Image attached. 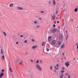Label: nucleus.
<instances>
[{
  "mask_svg": "<svg viewBox=\"0 0 78 78\" xmlns=\"http://www.w3.org/2000/svg\"><path fill=\"white\" fill-rule=\"evenodd\" d=\"M65 66H66V67H69V66H70V64L69 62H66L65 63Z\"/></svg>",
  "mask_w": 78,
  "mask_h": 78,
  "instance_id": "7ed1b4c3",
  "label": "nucleus"
},
{
  "mask_svg": "<svg viewBox=\"0 0 78 78\" xmlns=\"http://www.w3.org/2000/svg\"><path fill=\"white\" fill-rule=\"evenodd\" d=\"M77 52H78V45L77 46Z\"/></svg>",
  "mask_w": 78,
  "mask_h": 78,
  "instance_id": "ea45409f",
  "label": "nucleus"
},
{
  "mask_svg": "<svg viewBox=\"0 0 78 78\" xmlns=\"http://www.w3.org/2000/svg\"><path fill=\"white\" fill-rule=\"evenodd\" d=\"M63 38V36H62V35L59 37V39L60 41H61V40H62V39Z\"/></svg>",
  "mask_w": 78,
  "mask_h": 78,
  "instance_id": "1a4fd4ad",
  "label": "nucleus"
},
{
  "mask_svg": "<svg viewBox=\"0 0 78 78\" xmlns=\"http://www.w3.org/2000/svg\"><path fill=\"white\" fill-rule=\"evenodd\" d=\"M9 70L10 71V72L12 73V72H13V71H12V69H11V65H9Z\"/></svg>",
  "mask_w": 78,
  "mask_h": 78,
  "instance_id": "423d86ee",
  "label": "nucleus"
},
{
  "mask_svg": "<svg viewBox=\"0 0 78 78\" xmlns=\"http://www.w3.org/2000/svg\"><path fill=\"white\" fill-rule=\"evenodd\" d=\"M16 44H19V42L17 41V42H16Z\"/></svg>",
  "mask_w": 78,
  "mask_h": 78,
  "instance_id": "a18cd8bd",
  "label": "nucleus"
},
{
  "mask_svg": "<svg viewBox=\"0 0 78 78\" xmlns=\"http://www.w3.org/2000/svg\"><path fill=\"white\" fill-rule=\"evenodd\" d=\"M27 42H28V41H27V40H25V41H24V42H25V44H26V43H27Z\"/></svg>",
  "mask_w": 78,
  "mask_h": 78,
  "instance_id": "2f4dec72",
  "label": "nucleus"
},
{
  "mask_svg": "<svg viewBox=\"0 0 78 78\" xmlns=\"http://www.w3.org/2000/svg\"><path fill=\"white\" fill-rule=\"evenodd\" d=\"M2 72H4L5 71V70L4 69H2Z\"/></svg>",
  "mask_w": 78,
  "mask_h": 78,
  "instance_id": "de8ad7c7",
  "label": "nucleus"
},
{
  "mask_svg": "<svg viewBox=\"0 0 78 78\" xmlns=\"http://www.w3.org/2000/svg\"><path fill=\"white\" fill-rule=\"evenodd\" d=\"M34 23H35V24H37V21H35L34 22Z\"/></svg>",
  "mask_w": 78,
  "mask_h": 78,
  "instance_id": "cd10ccee",
  "label": "nucleus"
},
{
  "mask_svg": "<svg viewBox=\"0 0 78 78\" xmlns=\"http://www.w3.org/2000/svg\"><path fill=\"white\" fill-rule=\"evenodd\" d=\"M3 33L4 34L5 36H6V33L5 32H3Z\"/></svg>",
  "mask_w": 78,
  "mask_h": 78,
  "instance_id": "bb28decb",
  "label": "nucleus"
},
{
  "mask_svg": "<svg viewBox=\"0 0 78 78\" xmlns=\"http://www.w3.org/2000/svg\"><path fill=\"white\" fill-rule=\"evenodd\" d=\"M1 53L2 54V55H3V51L2 49H1Z\"/></svg>",
  "mask_w": 78,
  "mask_h": 78,
  "instance_id": "5701e85b",
  "label": "nucleus"
},
{
  "mask_svg": "<svg viewBox=\"0 0 78 78\" xmlns=\"http://www.w3.org/2000/svg\"><path fill=\"white\" fill-rule=\"evenodd\" d=\"M32 41H33V42H34V39H32Z\"/></svg>",
  "mask_w": 78,
  "mask_h": 78,
  "instance_id": "37998d69",
  "label": "nucleus"
},
{
  "mask_svg": "<svg viewBox=\"0 0 78 78\" xmlns=\"http://www.w3.org/2000/svg\"><path fill=\"white\" fill-rule=\"evenodd\" d=\"M58 12L57 11H56V14H58Z\"/></svg>",
  "mask_w": 78,
  "mask_h": 78,
  "instance_id": "a19ab883",
  "label": "nucleus"
},
{
  "mask_svg": "<svg viewBox=\"0 0 78 78\" xmlns=\"http://www.w3.org/2000/svg\"><path fill=\"white\" fill-rule=\"evenodd\" d=\"M5 59V55H4L2 56V61H4Z\"/></svg>",
  "mask_w": 78,
  "mask_h": 78,
  "instance_id": "2eb2a0df",
  "label": "nucleus"
},
{
  "mask_svg": "<svg viewBox=\"0 0 78 78\" xmlns=\"http://www.w3.org/2000/svg\"><path fill=\"white\" fill-rule=\"evenodd\" d=\"M45 44V41L43 42L42 43V46H43V47H44V46Z\"/></svg>",
  "mask_w": 78,
  "mask_h": 78,
  "instance_id": "aec40b11",
  "label": "nucleus"
},
{
  "mask_svg": "<svg viewBox=\"0 0 78 78\" xmlns=\"http://www.w3.org/2000/svg\"><path fill=\"white\" fill-rule=\"evenodd\" d=\"M51 1H50L48 2V4H51Z\"/></svg>",
  "mask_w": 78,
  "mask_h": 78,
  "instance_id": "c9c22d12",
  "label": "nucleus"
},
{
  "mask_svg": "<svg viewBox=\"0 0 78 78\" xmlns=\"http://www.w3.org/2000/svg\"><path fill=\"white\" fill-rule=\"evenodd\" d=\"M58 66H59V64H57V65H56V66H55V69H56V70H58L59 69V68H58Z\"/></svg>",
  "mask_w": 78,
  "mask_h": 78,
  "instance_id": "6e6552de",
  "label": "nucleus"
},
{
  "mask_svg": "<svg viewBox=\"0 0 78 78\" xmlns=\"http://www.w3.org/2000/svg\"><path fill=\"white\" fill-rule=\"evenodd\" d=\"M50 69L51 70H52V66H50Z\"/></svg>",
  "mask_w": 78,
  "mask_h": 78,
  "instance_id": "4c0bfd02",
  "label": "nucleus"
},
{
  "mask_svg": "<svg viewBox=\"0 0 78 78\" xmlns=\"http://www.w3.org/2000/svg\"><path fill=\"white\" fill-rule=\"evenodd\" d=\"M30 61H31V62H33V60L32 59H31Z\"/></svg>",
  "mask_w": 78,
  "mask_h": 78,
  "instance_id": "72a5a7b5",
  "label": "nucleus"
},
{
  "mask_svg": "<svg viewBox=\"0 0 78 78\" xmlns=\"http://www.w3.org/2000/svg\"><path fill=\"white\" fill-rule=\"evenodd\" d=\"M40 12H41V13H44V11H41Z\"/></svg>",
  "mask_w": 78,
  "mask_h": 78,
  "instance_id": "473e14b6",
  "label": "nucleus"
},
{
  "mask_svg": "<svg viewBox=\"0 0 78 78\" xmlns=\"http://www.w3.org/2000/svg\"><path fill=\"white\" fill-rule=\"evenodd\" d=\"M69 37V34L67 33L66 34V40H67V39H68V37Z\"/></svg>",
  "mask_w": 78,
  "mask_h": 78,
  "instance_id": "9b49d317",
  "label": "nucleus"
},
{
  "mask_svg": "<svg viewBox=\"0 0 78 78\" xmlns=\"http://www.w3.org/2000/svg\"><path fill=\"white\" fill-rule=\"evenodd\" d=\"M40 62H41V63H42V60H40Z\"/></svg>",
  "mask_w": 78,
  "mask_h": 78,
  "instance_id": "e433bc0d",
  "label": "nucleus"
},
{
  "mask_svg": "<svg viewBox=\"0 0 78 78\" xmlns=\"http://www.w3.org/2000/svg\"><path fill=\"white\" fill-rule=\"evenodd\" d=\"M17 8L19 10H24V9L21 7L17 6Z\"/></svg>",
  "mask_w": 78,
  "mask_h": 78,
  "instance_id": "20e7f679",
  "label": "nucleus"
},
{
  "mask_svg": "<svg viewBox=\"0 0 78 78\" xmlns=\"http://www.w3.org/2000/svg\"><path fill=\"white\" fill-rule=\"evenodd\" d=\"M62 70H64L65 68H64L63 67H62Z\"/></svg>",
  "mask_w": 78,
  "mask_h": 78,
  "instance_id": "7c9ffc66",
  "label": "nucleus"
},
{
  "mask_svg": "<svg viewBox=\"0 0 78 78\" xmlns=\"http://www.w3.org/2000/svg\"><path fill=\"white\" fill-rule=\"evenodd\" d=\"M56 29H53L52 30V32L55 33V32H56Z\"/></svg>",
  "mask_w": 78,
  "mask_h": 78,
  "instance_id": "412c9836",
  "label": "nucleus"
},
{
  "mask_svg": "<svg viewBox=\"0 0 78 78\" xmlns=\"http://www.w3.org/2000/svg\"><path fill=\"white\" fill-rule=\"evenodd\" d=\"M55 17H56V16L55 15H53L52 16V19L53 20L55 19Z\"/></svg>",
  "mask_w": 78,
  "mask_h": 78,
  "instance_id": "9d476101",
  "label": "nucleus"
},
{
  "mask_svg": "<svg viewBox=\"0 0 78 78\" xmlns=\"http://www.w3.org/2000/svg\"><path fill=\"white\" fill-rule=\"evenodd\" d=\"M64 48H65V44H63L61 46V48H62V49H64Z\"/></svg>",
  "mask_w": 78,
  "mask_h": 78,
  "instance_id": "0eeeda50",
  "label": "nucleus"
},
{
  "mask_svg": "<svg viewBox=\"0 0 78 78\" xmlns=\"http://www.w3.org/2000/svg\"><path fill=\"white\" fill-rule=\"evenodd\" d=\"M13 5L14 4L13 3H11L9 5V7H12Z\"/></svg>",
  "mask_w": 78,
  "mask_h": 78,
  "instance_id": "6ab92c4d",
  "label": "nucleus"
},
{
  "mask_svg": "<svg viewBox=\"0 0 78 78\" xmlns=\"http://www.w3.org/2000/svg\"><path fill=\"white\" fill-rule=\"evenodd\" d=\"M29 75L30 76V78H33V73L32 72H30L29 73Z\"/></svg>",
  "mask_w": 78,
  "mask_h": 78,
  "instance_id": "f03ea898",
  "label": "nucleus"
},
{
  "mask_svg": "<svg viewBox=\"0 0 78 78\" xmlns=\"http://www.w3.org/2000/svg\"><path fill=\"white\" fill-rule=\"evenodd\" d=\"M77 11H78V8H76L74 9V11L75 12H77Z\"/></svg>",
  "mask_w": 78,
  "mask_h": 78,
  "instance_id": "b1692460",
  "label": "nucleus"
},
{
  "mask_svg": "<svg viewBox=\"0 0 78 78\" xmlns=\"http://www.w3.org/2000/svg\"><path fill=\"white\" fill-rule=\"evenodd\" d=\"M58 16H59V15H58Z\"/></svg>",
  "mask_w": 78,
  "mask_h": 78,
  "instance_id": "864d4df0",
  "label": "nucleus"
},
{
  "mask_svg": "<svg viewBox=\"0 0 78 78\" xmlns=\"http://www.w3.org/2000/svg\"><path fill=\"white\" fill-rule=\"evenodd\" d=\"M68 78H70V76L69 75L68 76Z\"/></svg>",
  "mask_w": 78,
  "mask_h": 78,
  "instance_id": "58836bf2",
  "label": "nucleus"
},
{
  "mask_svg": "<svg viewBox=\"0 0 78 78\" xmlns=\"http://www.w3.org/2000/svg\"><path fill=\"white\" fill-rule=\"evenodd\" d=\"M36 68L38 70H39V71H42V67H41L39 65H38V64L36 65Z\"/></svg>",
  "mask_w": 78,
  "mask_h": 78,
  "instance_id": "f257e3e1",
  "label": "nucleus"
},
{
  "mask_svg": "<svg viewBox=\"0 0 78 78\" xmlns=\"http://www.w3.org/2000/svg\"><path fill=\"white\" fill-rule=\"evenodd\" d=\"M58 44L59 45H61V42L60 41H59L58 43Z\"/></svg>",
  "mask_w": 78,
  "mask_h": 78,
  "instance_id": "c756f323",
  "label": "nucleus"
},
{
  "mask_svg": "<svg viewBox=\"0 0 78 78\" xmlns=\"http://www.w3.org/2000/svg\"><path fill=\"white\" fill-rule=\"evenodd\" d=\"M37 47V46L36 45L32 47V48H33V49H35Z\"/></svg>",
  "mask_w": 78,
  "mask_h": 78,
  "instance_id": "ddd939ff",
  "label": "nucleus"
},
{
  "mask_svg": "<svg viewBox=\"0 0 78 78\" xmlns=\"http://www.w3.org/2000/svg\"><path fill=\"white\" fill-rule=\"evenodd\" d=\"M75 77H76V76H75Z\"/></svg>",
  "mask_w": 78,
  "mask_h": 78,
  "instance_id": "13d9d810",
  "label": "nucleus"
},
{
  "mask_svg": "<svg viewBox=\"0 0 78 78\" xmlns=\"http://www.w3.org/2000/svg\"><path fill=\"white\" fill-rule=\"evenodd\" d=\"M53 25L54 27H56V25H55V24H53Z\"/></svg>",
  "mask_w": 78,
  "mask_h": 78,
  "instance_id": "09e8293b",
  "label": "nucleus"
},
{
  "mask_svg": "<svg viewBox=\"0 0 78 78\" xmlns=\"http://www.w3.org/2000/svg\"><path fill=\"white\" fill-rule=\"evenodd\" d=\"M3 75H4V74L3 73H2L0 75V78H2V77H3Z\"/></svg>",
  "mask_w": 78,
  "mask_h": 78,
  "instance_id": "f3484780",
  "label": "nucleus"
},
{
  "mask_svg": "<svg viewBox=\"0 0 78 78\" xmlns=\"http://www.w3.org/2000/svg\"><path fill=\"white\" fill-rule=\"evenodd\" d=\"M64 72H65V70H61V73H64Z\"/></svg>",
  "mask_w": 78,
  "mask_h": 78,
  "instance_id": "4be33fe9",
  "label": "nucleus"
},
{
  "mask_svg": "<svg viewBox=\"0 0 78 78\" xmlns=\"http://www.w3.org/2000/svg\"><path fill=\"white\" fill-rule=\"evenodd\" d=\"M66 75H67V74H68V73H66Z\"/></svg>",
  "mask_w": 78,
  "mask_h": 78,
  "instance_id": "6e6d98bb",
  "label": "nucleus"
},
{
  "mask_svg": "<svg viewBox=\"0 0 78 78\" xmlns=\"http://www.w3.org/2000/svg\"><path fill=\"white\" fill-rule=\"evenodd\" d=\"M52 44H53V45H55V44H56V41L55 40H54L52 41Z\"/></svg>",
  "mask_w": 78,
  "mask_h": 78,
  "instance_id": "4468645a",
  "label": "nucleus"
},
{
  "mask_svg": "<svg viewBox=\"0 0 78 78\" xmlns=\"http://www.w3.org/2000/svg\"><path fill=\"white\" fill-rule=\"evenodd\" d=\"M21 37H23V35H21L20 36Z\"/></svg>",
  "mask_w": 78,
  "mask_h": 78,
  "instance_id": "c03bdc74",
  "label": "nucleus"
},
{
  "mask_svg": "<svg viewBox=\"0 0 78 78\" xmlns=\"http://www.w3.org/2000/svg\"><path fill=\"white\" fill-rule=\"evenodd\" d=\"M23 60H21L20 61V62L19 63V64L20 65H22V63H23Z\"/></svg>",
  "mask_w": 78,
  "mask_h": 78,
  "instance_id": "dca6fc26",
  "label": "nucleus"
},
{
  "mask_svg": "<svg viewBox=\"0 0 78 78\" xmlns=\"http://www.w3.org/2000/svg\"><path fill=\"white\" fill-rule=\"evenodd\" d=\"M53 3L54 5H56V1H55V0H53Z\"/></svg>",
  "mask_w": 78,
  "mask_h": 78,
  "instance_id": "393cba45",
  "label": "nucleus"
},
{
  "mask_svg": "<svg viewBox=\"0 0 78 78\" xmlns=\"http://www.w3.org/2000/svg\"><path fill=\"white\" fill-rule=\"evenodd\" d=\"M77 44H78L77 43H76V45H77Z\"/></svg>",
  "mask_w": 78,
  "mask_h": 78,
  "instance_id": "603ef678",
  "label": "nucleus"
},
{
  "mask_svg": "<svg viewBox=\"0 0 78 78\" xmlns=\"http://www.w3.org/2000/svg\"><path fill=\"white\" fill-rule=\"evenodd\" d=\"M66 33H67H67H67V30H66Z\"/></svg>",
  "mask_w": 78,
  "mask_h": 78,
  "instance_id": "49530a36",
  "label": "nucleus"
},
{
  "mask_svg": "<svg viewBox=\"0 0 78 78\" xmlns=\"http://www.w3.org/2000/svg\"><path fill=\"white\" fill-rule=\"evenodd\" d=\"M40 20H41V18H40Z\"/></svg>",
  "mask_w": 78,
  "mask_h": 78,
  "instance_id": "5fc2aeb1",
  "label": "nucleus"
},
{
  "mask_svg": "<svg viewBox=\"0 0 78 78\" xmlns=\"http://www.w3.org/2000/svg\"><path fill=\"white\" fill-rule=\"evenodd\" d=\"M64 76V73H62L60 75V77L61 78H63V76Z\"/></svg>",
  "mask_w": 78,
  "mask_h": 78,
  "instance_id": "f8f14e48",
  "label": "nucleus"
},
{
  "mask_svg": "<svg viewBox=\"0 0 78 78\" xmlns=\"http://www.w3.org/2000/svg\"><path fill=\"white\" fill-rule=\"evenodd\" d=\"M39 60H38L36 61V63H39Z\"/></svg>",
  "mask_w": 78,
  "mask_h": 78,
  "instance_id": "c85d7f7f",
  "label": "nucleus"
},
{
  "mask_svg": "<svg viewBox=\"0 0 78 78\" xmlns=\"http://www.w3.org/2000/svg\"><path fill=\"white\" fill-rule=\"evenodd\" d=\"M36 28H40V26H39V25H37L36 26Z\"/></svg>",
  "mask_w": 78,
  "mask_h": 78,
  "instance_id": "a878e982",
  "label": "nucleus"
},
{
  "mask_svg": "<svg viewBox=\"0 0 78 78\" xmlns=\"http://www.w3.org/2000/svg\"><path fill=\"white\" fill-rule=\"evenodd\" d=\"M26 54L25 55V56H27V55H28V52H26Z\"/></svg>",
  "mask_w": 78,
  "mask_h": 78,
  "instance_id": "f704fd0d",
  "label": "nucleus"
},
{
  "mask_svg": "<svg viewBox=\"0 0 78 78\" xmlns=\"http://www.w3.org/2000/svg\"><path fill=\"white\" fill-rule=\"evenodd\" d=\"M63 55H64V53H63Z\"/></svg>",
  "mask_w": 78,
  "mask_h": 78,
  "instance_id": "4d7b16f0",
  "label": "nucleus"
},
{
  "mask_svg": "<svg viewBox=\"0 0 78 78\" xmlns=\"http://www.w3.org/2000/svg\"><path fill=\"white\" fill-rule=\"evenodd\" d=\"M51 37L50 36L48 37V40L49 41H51Z\"/></svg>",
  "mask_w": 78,
  "mask_h": 78,
  "instance_id": "a211bd4d",
  "label": "nucleus"
},
{
  "mask_svg": "<svg viewBox=\"0 0 78 78\" xmlns=\"http://www.w3.org/2000/svg\"><path fill=\"white\" fill-rule=\"evenodd\" d=\"M73 59L74 61H75V58H74Z\"/></svg>",
  "mask_w": 78,
  "mask_h": 78,
  "instance_id": "3c124183",
  "label": "nucleus"
},
{
  "mask_svg": "<svg viewBox=\"0 0 78 78\" xmlns=\"http://www.w3.org/2000/svg\"><path fill=\"white\" fill-rule=\"evenodd\" d=\"M59 21H57V23H59Z\"/></svg>",
  "mask_w": 78,
  "mask_h": 78,
  "instance_id": "8fccbe9b",
  "label": "nucleus"
},
{
  "mask_svg": "<svg viewBox=\"0 0 78 78\" xmlns=\"http://www.w3.org/2000/svg\"><path fill=\"white\" fill-rule=\"evenodd\" d=\"M54 72H56V70L54 69Z\"/></svg>",
  "mask_w": 78,
  "mask_h": 78,
  "instance_id": "79ce46f5",
  "label": "nucleus"
},
{
  "mask_svg": "<svg viewBox=\"0 0 78 78\" xmlns=\"http://www.w3.org/2000/svg\"><path fill=\"white\" fill-rule=\"evenodd\" d=\"M46 51H49V48H46V49L43 50V51L44 53H47V52H46Z\"/></svg>",
  "mask_w": 78,
  "mask_h": 78,
  "instance_id": "39448f33",
  "label": "nucleus"
}]
</instances>
